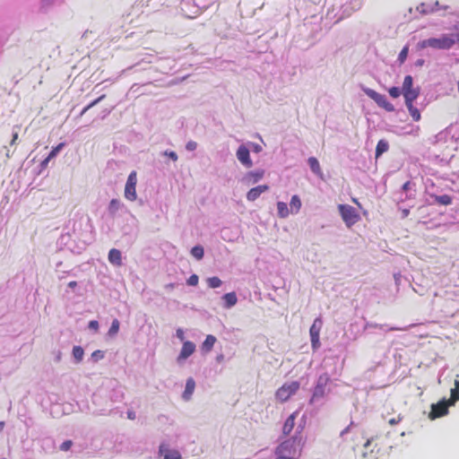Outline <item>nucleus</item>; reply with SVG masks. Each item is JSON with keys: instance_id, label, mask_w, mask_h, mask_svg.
<instances>
[{"instance_id": "obj_53", "label": "nucleus", "mask_w": 459, "mask_h": 459, "mask_svg": "<svg viewBox=\"0 0 459 459\" xmlns=\"http://www.w3.org/2000/svg\"><path fill=\"white\" fill-rule=\"evenodd\" d=\"M199 277L196 274H192L186 281L187 285L196 286L198 284Z\"/></svg>"}, {"instance_id": "obj_7", "label": "nucleus", "mask_w": 459, "mask_h": 459, "mask_svg": "<svg viewBox=\"0 0 459 459\" xmlns=\"http://www.w3.org/2000/svg\"><path fill=\"white\" fill-rule=\"evenodd\" d=\"M338 211L345 225L349 228L357 223L360 219L359 214L351 205L339 204Z\"/></svg>"}, {"instance_id": "obj_44", "label": "nucleus", "mask_w": 459, "mask_h": 459, "mask_svg": "<svg viewBox=\"0 0 459 459\" xmlns=\"http://www.w3.org/2000/svg\"><path fill=\"white\" fill-rule=\"evenodd\" d=\"M413 85V79L411 75H406L403 80L402 91H407V90H412L414 89L412 87Z\"/></svg>"}, {"instance_id": "obj_57", "label": "nucleus", "mask_w": 459, "mask_h": 459, "mask_svg": "<svg viewBox=\"0 0 459 459\" xmlns=\"http://www.w3.org/2000/svg\"><path fill=\"white\" fill-rule=\"evenodd\" d=\"M88 327L90 329L98 330L99 329V323L96 320H91L89 322Z\"/></svg>"}, {"instance_id": "obj_17", "label": "nucleus", "mask_w": 459, "mask_h": 459, "mask_svg": "<svg viewBox=\"0 0 459 459\" xmlns=\"http://www.w3.org/2000/svg\"><path fill=\"white\" fill-rule=\"evenodd\" d=\"M430 199L426 200V204L429 205L439 204V205H450L453 202V198L449 195H437L435 194L429 193Z\"/></svg>"}, {"instance_id": "obj_61", "label": "nucleus", "mask_w": 459, "mask_h": 459, "mask_svg": "<svg viewBox=\"0 0 459 459\" xmlns=\"http://www.w3.org/2000/svg\"><path fill=\"white\" fill-rule=\"evenodd\" d=\"M126 414H127V418L129 420H134L135 417H136L135 412L134 411H131V410L127 411Z\"/></svg>"}, {"instance_id": "obj_52", "label": "nucleus", "mask_w": 459, "mask_h": 459, "mask_svg": "<svg viewBox=\"0 0 459 459\" xmlns=\"http://www.w3.org/2000/svg\"><path fill=\"white\" fill-rule=\"evenodd\" d=\"M446 133L439 132L437 134L434 136L433 143H437L438 142H445L446 140Z\"/></svg>"}, {"instance_id": "obj_27", "label": "nucleus", "mask_w": 459, "mask_h": 459, "mask_svg": "<svg viewBox=\"0 0 459 459\" xmlns=\"http://www.w3.org/2000/svg\"><path fill=\"white\" fill-rule=\"evenodd\" d=\"M322 325L323 322L320 318L315 319L314 323L312 324L309 329L310 339L319 338Z\"/></svg>"}, {"instance_id": "obj_6", "label": "nucleus", "mask_w": 459, "mask_h": 459, "mask_svg": "<svg viewBox=\"0 0 459 459\" xmlns=\"http://www.w3.org/2000/svg\"><path fill=\"white\" fill-rule=\"evenodd\" d=\"M330 380V377L327 373H323L318 377L316 384L312 392V396L309 400L310 404L321 405L323 403V400L327 394L326 386Z\"/></svg>"}, {"instance_id": "obj_50", "label": "nucleus", "mask_w": 459, "mask_h": 459, "mask_svg": "<svg viewBox=\"0 0 459 459\" xmlns=\"http://www.w3.org/2000/svg\"><path fill=\"white\" fill-rule=\"evenodd\" d=\"M74 444L72 440H65L60 445L59 448L61 451L66 452L73 448Z\"/></svg>"}, {"instance_id": "obj_35", "label": "nucleus", "mask_w": 459, "mask_h": 459, "mask_svg": "<svg viewBox=\"0 0 459 459\" xmlns=\"http://www.w3.org/2000/svg\"><path fill=\"white\" fill-rule=\"evenodd\" d=\"M190 253L197 260L203 259L204 255V250L201 245L193 247Z\"/></svg>"}, {"instance_id": "obj_29", "label": "nucleus", "mask_w": 459, "mask_h": 459, "mask_svg": "<svg viewBox=\"0 0 459 459\" xmlns=\"http://www.w3.org/2000/svg\"><path fill=\"white\" fill-rule=\"evenodd\" d=\"M300 208H301L300 198L297 195H294L291 197L290 203V212L296 214L299 212Z\"/></svg>"}, {"instance_id": "obj_5", "label": "nucleus", "mask_w": 459, "mask_h": 459, "mask_svg": "<svg viewBox=\"0 0 459 459\" xmlns=\"http://www.w3.org/2000/svg\"><path fill=\"white\" fill-rule=\"evenodd\" d=\"M93 231L91 219L88 215H76L73 219V233L75 237L81 238L84 242L89 240Z\"/></svg>"}, {"instance_id": "obj_24", "label": "nucleus", "mask_w": 459, "mask_h": 459, "mask_svg": "<svg viewBox=\"0 0 459 459\" xmlns=\"http://www.w3.org/2000/svg\"><path fill=\"white\" fill-rule=\"evenodd\" d=\"M307 164H308L311 171L315 175L318 176L321 178H323V172H322L319 161L317 160L316 158H315V157L308 158Z\"/></svg>"}, {"instance_id": "obj_39", "label": "nucleus", "mask_w": 459, "mask_h": 459, "mask_svg": "<svg viewBox=\"0 0 459 459\" xmlns=\"http://www.w3.org/2000/svg\"><path fill=\"white\" fill-rule=\"evenodd\" d=\"M67 288H69L77 296L82 295L81 284L76 281H69L67 283Z\"/></svg>"}, {"instance_id": "obj_54", "label": "nucleus", "mask_w": 459, "mask_h": 459, "mask_svg": "<svg viewBox=\"0 0 459 459\" xmlns=\"http://www.w3.org/2000/svg\"><path fill=\"white\" fill-rule=\"evenodd\" d=\"M162 155L164 156H168L170 160H172L173 161H177L178 159V154L174 152V151H169V150H166Z\"/></svg>"}, {"instance_id": "obj_42", "label": "nucleus", "mask_w": 459, "mask_h": 459, "mask_svg": "<svg viewBox=\"0 0 459 459\" xmlns=\"http://www.w3.org/2000/svg\"><path fill=\"white\" fill-rule=\"evenodd\" d=\"M106 97L105 94L100 96L98 99L91 101L89 105H87L80 113V117L83 116L90 108L96 106L98 103H100L104 98Z\"/></svg>"}, {"instance_id": "obj_41", "label": "nucleus", "mask_w": 459, "mask_h": 459, "mask_svg": "<svg viewBox=\"0 0 459 459\" xmlns=\"http://www.w3.org/2000/svg\"><path fill=\"white\" fill-rule=\"evenodd\" d=\"M206 281H207L209 288H212V289L219 288L222 284L221 280L217 276L209 277V278H207Z\"/></svg>"}, {"instance_id": "obj_48", "label": "nucleus", "mask_w": 459, "mask_h": 459, "mask_svg": "<svg viewBox=\"0 0 459 459\" xmlns=\"http://www.w3.org/2000/svg\"><path fill=\"white\" fill-rule=\"evenodd\" d=\"M449 404L451 406L455 405L456 401H459V390L458 392L455 390V388L451 389V397L449 400H447Z\"/></svg>"}, {"instance_id": "obj_49", "label": "nucleus", "mask_w": 459, "mask_h": 459, "mask_svg": "<svg viewBox=\"0 0 459 459\" xmlns=\"http://www.w3.org/2000/svg\"><path fill=\"white\" fill-rule=\"evenodd\" d=\"M247 146L255 153H260L263 150L262 146L258 143L248 142Z\"/></svg>"}, {"instance_id": "obj_15", "label": "nucleus", "mask_w": 459, "mask_h": 459, "mask_svg": "<svg viewBox=\"0 0 459 459\" xmlns=\"http://www.w3.org/2000/svg\"><path fill=\"white\" fill-rule=\"evenodd\" d=\"M195 351V344L193 342L186 341L183 342L179 355L177 358L178 364L183 363Z\"/></svg>"}, {"instance_id": "obj_33", "label": "nucleus", "mask_w": 459, "mask_h": 459, "mask_svg": "<svg viewBox=\"0 0 459 459\" xmlns=\"http://www.w3.org/2000/svg\"><path fill=\"white\" fill-rule=\"evenodd\" d=\"M276 398L281 402H286L291 395L290 392L282 385L276 391L275 394Z\"/></svg>"}, {"instance_id": "obj_40", "label": "nucleus", "mask_w": 459, "mask_h": 459, "mask_svg": "<svg viewBox=\"0 0 459 459\" xmlns=\"http://www.w3.org/2000/svg\"><path fill=\"white\" fill-rule=\"evenodd\" d=\"M406 107L408 108V111H409L410 115L413 118V120L414 121H419L420 119V110L416 107H414L413 103L412 104H407Z\"/></svg>"}, {"instance_id": "obj_20", "label": "nucleus", "mask_w": 459, "mask_h": 459, "mask_svg": "<svg viewBox=\"0 0 459 459\" xmlns=\"http://www.w3.org/2000/svg\"><path fill=\"white\" fill-rule=\"evenodd\" d=\"M108 261L115 266H121L123 264L122 253L120 250L112 248L108 252Z\"/></svg>"}, {"instance_id": "obj_12", "label": "nucleus", "mask_w": 459, "mask_h": 459, "mask_svg": "<svg viewBox=\"0 0 459 459\" xmlns=\"http://www.w3.org/2000/svg\"><path fill=\"white\" fill-rule=\"evenodd\" d=\"M170 440L164 439L159 446V453L163 455V459H181V454L176 449H170Z\"/></svg>"}, {"instance_id": "obj_30", "label": "nucleus", "mask_w": 459, "mask_h": 459, "mask_svg": "<svg viewBox=\"0 0 459 459\" xmlns=\"http://www.w3.org/2000/svg\"><path fill=\"white\" fill-rule=\"evenodd\" d=\"M72 355L74 358V362L78 364L83 359L84 351L81 346H74Z\"/></svg>"}, {"instance_id": "obj_31", "label": "nucleus", "mask_w": 459, "mask_h": 459, "mask_svg": "<svg viewBox=\"0 0 459 459\" xmlns=\"http://www.w3.org/2000/svg\"><path fill=\"white\" fill-rule=\"evenodd\" d=\"M56 4V0H40L39 4V11L40 13H48Z\"/></svg>"}, {"instance_id": "obj_3", "label": "nucleus", "mask_w": 459, "mask_h": 459, "mask_svg": "<svg viewBox=\"0 0 459 459\" xmlns=\"http://www.w3.org/2000/svg\"><path fill=\"white\" fill-rule=\"evenodd\" d=\"M456 42H459V34H443L440 38H429L418 42L417 48L424 49L432 48L435 49L448 50Z\"/></svg>"}, {"instance_id": "obj_11", "label": "nucleus", "mask_w": 459, "mask_h": 459, "mask_svg": "<svg viewBox=\"0 0 459 459\" xmlns=\"http://www.w3.org/2000/svg\"><path fill=\"white\" fill-rule=\"evenodd\" d=\"M136 183H137L136 172L132 171L127 178L126 186H125V197L129 201L136 200V197H137L136 189H135Z\"/></svg>"}, {"instance_id": "obj_1", "label": "nucleus", "mask_w": 459, "mask_h": 459, "mask_svg": "<svg viewBox=\"0 0 459 459\" xmlns=\"http://www.w3.org/2000/svg\"><path fill=\"white\" fill-rule=\"evenodd\" d=\"M124 399L123 386L116 379H108L93 393V413L112 414L117 413V403Z\"/></svg>"}, {"instance_id": "obj_47", "label": "nucleus", "mask_w": 459, "mask_h": 459, "mask_svg": "<svg viewBox=\"0 0 459 459\" xmlns=\"http://www.w3.org/2000/svg\"><path fill=\"white\" fill-rule=\"evenodd\" d=\"M409 48L408 46H404L398 56V62L400 64H403L405 62L407 56H408Z\"/></svg>"}, {"instance_id": "obj_25", "label": "nucleus", "mask_w": 459, "mask_h": 459, "mask_svg": "<svg viewBox=\"0 0 459 459\" xmlns=\"http://www.w3.org/2000/svg\"><path fill=\"white\" fill-rule=\"evenodd\" d=\"M295 417H296V412L292 413L286 419V420L283 424V427H282L283 435L287 436L292 431V429L295 426Z\"/></svg>"}, {"instance_id": "obj_21", "label": "nucleus", "mask_w": 459, "mask_h": 459, "mask_svg": "<svg viewBox=\"0 0 459 459\" xmlns=\"http://www.w3.org/2000/svg\"><path fill=\"white\" fill-rule=\"evenodd\" d=\"M216 341H217V339L214 335H212V334L207 335L205 340L204 341V342L201 345V351L204 354L209 353L212 350Z\"/></svg>"}, {"instance_id": "obj_60", "label": "nucleus", "mask_w": 459, "mask_h": 459, "mask_svg": "<svg viewBox=\"0 0 459 459\" xmlns=\"http://www.w3.org/2000/svg\"><path fill=\"white\" fill-rule=\"evenodd\" d=\"M176 335L181 341H183L185 339V333H184L183 329H181V328H178L177 330Z\"/></svg>"}, {"instance_id": "obj_56", "label": "nucleus", "mask_w": 459, "mask_h": 459, "mask_svg": "<svg viewBox=\"0 0 459 459\" xmlns=\"http://www.w3.org/2000/svg\"><path fill=\"white\" fill-rule=\"evenodd\" d=\"M311 340V346L314 351L317 350L320 347V339H310Z\"/></svg>"}, {"instance_id": "obj_36", "label": "nucleus", "mask_w": 459, "mask_h": 459, "mask_svg": "<svg viewBox=\"0 0 459 459\" xmlns=\"http://www.w3.org/2000/svg\"><path fill=\"white\" fill-rule=\"evenodd\" d=\"M136 221L129 223L126 221V224L121 228L123 235H133L135 232Z\"/></svg>"}, {"instance_id": "obj_37", "label": "nucleus", "mask_w": 459, "mask_h": 459, "mask_svg": "<svg viewBox=\"0 0 459 459\" xmlns=\"http://www.w3.org/2000/svg\"><path fill=\"white\" fill-rule=\"evenodd\" d=\"M417 11L425 15L434 13V7L430 4L421 3L417 6Z\"/></svg>"}, {"instance_id": "obj_10", "label": "nucleus", "mask_w": 459, "mask_h": 459, "mask_svg": "<svg viewBox=\"0 0 459 459\" xmlns=\"http://www.w3.org/2000/svg\"><path fill=\"white\" fill-rule=\"evenodd\" d=\"M451 406L446 398L441 399L438 403L431 405V411L429 414L430 420L445 416L448 413V407Z\"/></svg>"}, {"instance_id": "obj_43", "label": "nucleus", "mask_w": 459, "mask_h": 459, "mask_svg": "<svg viewBox=\"0 0 459 459\" xmlns=\"http://www.w3.org/2000/svg\"><path fill=\"white\" fill-rule=\"evenodd\" d=\"M104 357H105V352L103 351L97 350L91 353L90 359L91 362L97 363L100 359H104Z\"/></svg>"}, {"instance_id": "obj_46", "label": "nucleus", "mask_w": 459, "mask_h": 459, "mask_svg": "<svg viewBox=\"0 0 459 459\" xmlns=\"http://www.w3.org/2000/svg\"><path fill=\"white\" fill-rule=\"evenodd\" d=\"M65 145V143H61L58 145H56V147H54L48 156V159L51 160V159L55 158L60 152V151L64 148Z\"/></svg>"}, {"instance_id": "obj_26", "label": "nucleus", "mask_w": 459, "mask_h": 459, "mask_svg": "<svg viewBox=\"0 0 459 459\" xmlns=\"http://www.w3.org/2000/svg\"><path fill=\"white\" fill-rule=\"evenodd\" d=\"M222 299H223V307L225 308H230L232 307L234 305H236L237 301H238V299H237V295L235 292H230V293H226L222 296Z\"/></svg>"}, {"instance_id": "obj_62", "label": "nucleus", "mask_w": 459, "mask_h": 459, "mask_svg": "<svg viewBox=\"0 0 459 459\" xmlns=\"http://www.w3.org/2000/svg\"><path fill=\"white\" fill-rule=\"evenodd\" d=\"M425 61L422 58L418 59L415 61L414 65L417 67H421L424 65Z\"/></svg>"}, {"instance_id": "obj_51", "label": "nucleus", "mask_w": 459, "mask_h": 459, "mask_svg": "<svg viewBox=\"0 0 459 459\" xmlns=\"http://www.w3.org/2000/svg\"><path fill=\"white\" fill-rule=\"evenodd\" d=\"M388 92L392 98H398L403 93V91L399 87L394 86L388 90Z\"/></svg>"}, {"instance_id": "obj_16", "label": "nucleus", "mask_w": 459, "mask_h": 459, "mask_svg": "<svg viewBox=\"0 0 459 459\" xmlns=\"http://www.w3.org/2000/svg\"><path fill=\"white\" fill-rule=\"evenodd\" d=\"M361 7L360 0H351L350 3H346L341 6V14L339 19L349 17L351 13Z\"/></svg>"}, {"instance_id": "obj_32", "label": "nucleus", "mask_w": 459, "mask_h": 459, "mask_svg": "<svg viewBox=\"0 0 459 459\" xmlns=\"http://www.w3.org/2000/svg\"><path fill=\"white\" fill-rule=\"evenodd\" d=\"M277 212L280 218H286L289 216L290 210L288 208L287 204L284 202L277 203Z\"/></svg>"}, {"instance_id": "obj_34", "label": "nucleus", "mask_w": 459, "mask_h": 459, "mask_svg": "<svg viewBox=\"0 0 459 459\" xmlns=\"http://www.w3.org/2000/svg\"><path fill=\"white\" fill-rule=\"evenodd\" d=\"M62 265V262H58L56 265V271L58 273L57 278L59 281L64 280L66 276H75V273L73 270L69 271H59L58 268Z\"/></svg>"}, {"instance_id": "obj_22", "label": "nucleus", "mask_w": 459, "mask_h": 459, "mask_svg": "<svg viewBox=\"0 0 459 459\" xmlns=\"http://www.w3.org/2000/svg\"><path fill=\"white\" fill-rule=\"evenodd\" d=\"M195 387V382L192 377H189L186 382L185 390L182 394V398L185 401L190 400Z\"/></svg>"}, {"instance_id": "obj_14", "label": "nucleus", "mask_w": 459, "mask_h": 459, "mask_svg": "<svg viewBox=\"0 0 459 459\" xmlns=\"http://www.w3.org/2000/svg\"><path fill=\"white\" fill-rule=\"evenodd\" d=\"M379 330L383 334L390 331L399 330L397 327H391L388 325H377L370 322H367L364 325V332L366 334L376 333L375 330Z\"/></svg>"}, {"instance_id": "obj_8", "label": "nucleus", "mask_w": 459, "mask_h": 459, "mask_svg": "<svg viewBox=\"0 0 459 459\" xmlns=\"http://www.w3.org/2000/svg\"><path fill=\"white\" fill-rule=\"evenodd\" d=\"M361 89L368 97H369L378 105V107L388 112H393L395 110L394 106L387 100L385 95L380 94L368 87L363 86Z\"/></svg>"}, {"instance_id": "obj_63", "label": "nucleus", "mask_w": 459, "mask_h": 459, "mask_svg": "<svg viewBox=\"0 0 459 459\" xmlns=\"http://www.w3.org/2000/svg\"><path fill=\"white\" fill-rule=\"evenodd\" d=\"M139 88H140V85H139V84H137V83H134V84H133V85L131 86V88H130V91H131V92H137V91H138V90H139Z\"/></svg>"}, {"instance_id": "obj_4", "label": "nucleus", "mask_w": 459, "mask_h": 459, "mask_svg": "<svg viewBox=\"0 0 459 459\" xmlns=\"http://www.w3.org/2000/svg\"><path fill=\"white\" fill-rule=\"evenodd\" d=\"M107 214L112 220L123 218L129 223L137 221L136 218L131 213L125 204L120 199L117 198L111 199L108 203L107 206Z\"/></svg>"}, {"instance_id": "obj_59", "label": "nucleus", "mask_w": 459, "mask_h": 459, "mask_svg": "<svg viewBox=\"0 0 459 459\" xmlns=\"http://www.w3.org/2000/svg\"><path fill=\"white\" fill-rule=\"evenodd\" d=\"M83 450V447L81 445L74 444V446L72 448V452L78 454L81 453Z\"/></svg>"}, {"instance_id": "obj_23", "label": "nucleus", "mask_w": 459, "mask_h": 459, "mask_svg": "<svg viewBox=\"0 0 459 459\" xmlns=\"http://www.w3.org/2000/svg\"><path fill=\"white\" fill-rule=\"evenodd\" d=\"M403 97L405 99V105L407 104H412L414 100L419 97L420 95V89L415 88L412 90H407L403 91Z\"/></svg>"}, {"instance_id": "obj_58", "label": "nucleus", "mask_w": 459, "mask_h": 459, "mask_svg": "<svg viewBox=\"0 0 459 459\" xmlns=\"http://www.w3.org/2000/svg\"><path fill=\"white\" fill-rule=\"evenodd\" d=\"M353 425V422L351 421L349 426H347L344 429H342L340 433V437H343L344 435L348 434L351 431V426Z\"/></svg>"}, {"instance_id": "obj_2", "label": "nucleus", "mask_w": 459, "mask_h": 459, "mask_svg": "<svg viewBox=\"0 0 459 459\" xmlns=\"http://www.w3.org/2000/svg\"><path fill=\"white\" fill-rule=\"evenodd\" d=\"M302 427L299 426L293 437L280 443L274 450L275 457L286 456L287 458H298L300 455L304 445L300 435Z\"/></svg>"}, {"instance_id": "obj_28", "label": "nucleus", "mask_w": 459, "mask_h": 459, "mask_svg": "<svg viewBox=\"0 0 459 459\" xmlns=\"http://www.w3.org/2000/svg\"><path fill=\"white\" fill-rule=\"evenodd\" d=\"M388 149H389V143L385 139L379 140L377 144L376 152H375L376 159L379 158L383 153L386 152L388 151Z\"/></svg>"}, {"instance_id": "obj_18", "label": "nucleus", "mask_w": 459, "mask_h": 459, "mask_svg": "<svg viewBox=\"0 0 459 459\" xmlns=\"http://www.w3.org/2000/svg\"><path fill=\"white\" fill-rule=\"evenodd\" d=\"M264 170L261 169L254 171H248L243 177L242 181L247 185H254L259 182L264 178Z\"/></svg>"}, {"instance_id": "obj_64", "label": "nucleus", "mask_w": 459, "mask_h": 459, "mask_svg": "<svg viewBox=\"0 0 459 459\" xmlns=\"http://www.w3.org/2000/svg\"><path fill=\"white\" fill-rule=\"evenodd\" d=\"M224 358H225V357H224V355H223L222 353H221V354L217 355V356H216V359H216V362H218V363H221V362H223V361H224Z\"/></svg>"}, {"instance_id": "obj_19", "label": "nucleus", "mask_w": 459, "mask_h": 459, "mask_svg": "<svg viewBox=\"0 0 459 459\" xmlns=\"http://www.w3.org/2000/svg\"><path fill=\"white\" fill-rule=\"evenodd\" d=\"M269 189V186L267 185H260L255 187L251 188L247 194V199L248 201H255L261 194L267 191Z\"/></svg>"}, {"instance_id": "obj_45", "label": "nucleus", "mask_w": 459, "mask_h": 459, "mask_svg": "<svg viewBox=\"0 0 459 459\" xmlns=\"http://www.w3.org/2000/svg\"><path fill=\"white\" fill-rule=\"evenodd\" d=\"M283 386L290 392V395L294 394L299 388V383L293 381L290 384H285Z\"/></svg>"}, {"instance_id": "obj_13", "label": "nucleus", "mask_w": 459, "mask_h": 459, "mask_svg": "<svg viewBox=\"0 0 459 459\" xmlns=\"http://www.w3.org/2000/svg\"><path fill=\"white\" fill-rule=\"evenodd\" d=\"M236 157L238 161L246 168H251L253 166V161L250 158V149L247 146V144H241L237 152Z\"/></svg>"}, {"instance_id": "obj_9", "label": "nucleus", "mask_w": 459, "mask_h": 459, "mask_svg": "<svg viewBox=\"0 0 459 459\" xmlns=\"http://www.w3.org/2000/svg\"><path fill=\"white\" fill-rule=\"evenodd\" d=\"M416 183L413 181H407L402 186L401 190L397 193L399 195L397 200L399 203L414 200L416 198Z\"/></svg>"}, {"instance_id": "obj_55", "label": "nucleus", "mask_w": 459, "mask_h": 459, "mask_svg": "<svg viewBox=\"0 0 459 459\" xmlns=\"http://www.w3.org/2000/svg\"><path fill=\"white\" fill-rule=\"evenodd\" d=\"M197 146L198 144L196 142L190 140L186 144V150L188 152H193L196 150Z\"/></svg>"}, {"instance_id": "obj_38", "label": "nucleus", "mask_w": 459, "mask_h": 459, "mask_svg": "<svg viewBox=\"0 0 459 459\" xmlns=\"http://www.w3.org/2000/svg\"><path fill=\"white\" fill-rule=\"evenodd\" d=\"M119 327H120L119 320L117 318L113 319L111 325L108 329V335L109 337H114L115 335H117V333L119 331Z\"/></svg>"}]
</instances>
